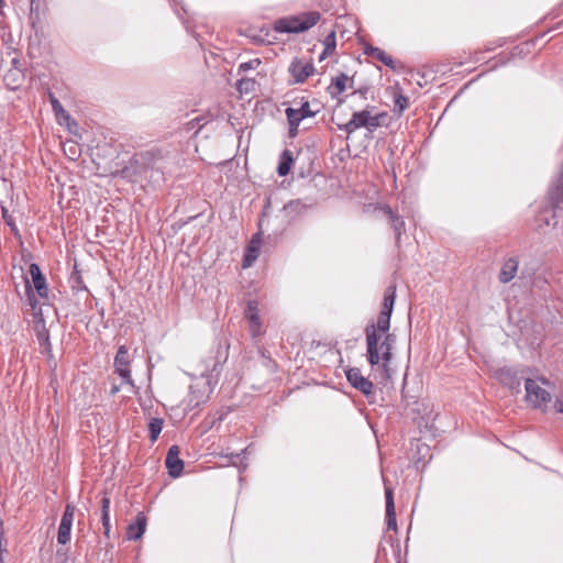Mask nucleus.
Masks as SVG:
<instances>
[{"instance_id":"1","label":"nucleus","mask_w":563,"mask_h":563,"mask_svg":"<svg viewBox=\"0 0 563 563\" xmlns=\"http://www.w3.org/2000/svg\"><path fill=\"white\" fill-rule=\"evenodd\" d=\"M396 299V285H390L385 289L384 300L376 323H369L365 327L366 336V358L372 369L376 372L375 379L380 383L390 378V363L393 360V350L396 344V335L389 332L390 317L394 310Z\"/></svg>"},{"instance_id":"2","label":"nucleus","mask_w":563,"mask_h":563,"mask_svg":"<svg viewBox=\"0 0 563 563\" xmlns=\"http://www.w3.org/2000/svg\"><path fill=\"white\" fill-rule=\"evenodd\" d=\"M319 20V12H305L300 15H291L276 20L274 22V30L279 33H301L316 25Z\"/></svg>"},{"instance_id":"3","label":"nucleus","mask_w":563,"mask_h":563,"mask_svg":"<svg viewBox=\"0 0 563 563\" xmlns=\"http://www.w3.org/2000/svg\"><path fill=\"white\" fill-rule=\"evenodd\" d=\"M380 117H383V114L372 115L368 110L354 112L351 120L343 125H339V129L346 132L349 135L361 128L373 132L380 125Z\"/></svg>"},{"instance_id":"4","label":"nucleus","mask_w":563,"mask_h":563,"mask_svg":"<svg viewBox=\"0 0 563 563\" xmlns=\"http://www.w3.org/2000/svg\"><path fill=\"white\" fill-rule=\"evenodd\" d=\"M526 399L533 408L547 407L551 401V395L548 390L539 386V384L528 378L525 383Z\"/></svg>"},{"instance_id":"5","label":"nucleus","mask_w":563,"mask_h":563,"mask_svg":"<svg viewBox=\"0 0 563 563\" xmlns=\"http://www.w3.org/2000/svg\"><path fill=\"white\" fill-rule=\"evenodd\" d=\"M161 159L159 152L145 151L135 154L131 161L132 167H134L135 174L145 173L147 169L156 167L157 161Z\"/></svg>"},{"instance_id":"6","label":"nucleus","mask_w":563,"mask_h":563,"mask_svg":"<svg viewBox=\"0 0 563 563\" xmlns=\"http://www.w3.org/2000/svg\"><path fill=\"white\" fill-rule=\"evenodd\" d=\"M114 367L115 372L125 384H133L130 371V355L125 345L119 346L114 357Z\"/></svg>"},{"instance_id":"7","label":"nucleus","mask_w":563,"mask_h":563,"mask_svg":"<svg viewBox=\"0 0 563 563\" xmlns=\"http://www.w3.org/2000/svg\"><path fill=\"white\" fill-rule=\"evenodd\" d=\"M75 516V506L67 504L57 532V542L66 544L70 541L71 527Z\"/></svg>"},{"instance_id":"8","label":"nucleus","mask_w":563,"mask_h":563,"mask_svg":"<svg viewBox=\"0 0 563 563\" xmlns=\"http://www.w3.org/2000/svg\"><path fill=\"white\" fill-rule=\"evenodd\" d=\"M347 382L357 390L363 393L366 397L373 395V383L364 377L361 369L357 367H351L345 372Z\"/></svg>"},{"instance_id":"9","label":"nucleus","mask_w":563,"mask_h":563,"mask_svg":"<svg viewBox=\"0 0 563 563\" xmlns=\"http://www.w3.org/2000/svg\"><path fill=\"white\" fill-rule=\"evenodd\" d=\"M290 75L296 84H301L307 80L314 73V66L311 62H303L300 58H295L288 68Z\"/></svg>"},{"instance_id":"10","label":"nucleus","mask_w":563,"mask_h":563,"mask_svg":"<svg viewBox=\"0 0 563 563\" xmlns=\"http://www.w3.org/2000/svg\"><path fill=\"white\" fill-rule=\"evenodd\" d=\"M179 448L177 445H172L168 449L165 459V465L168 470V474L174 478L180 476L184 470V461L179 457Z\"/></svg>"},{"instance_id":"11","label":"nucleus","mask_w":563,"mask_h":563,"mask_svg":"<svg viewBox=\"0 0 563 563\" xmlns=\"http://www.w3.org/2000/svg\"><path fill=\"white\" fill-rule=\"evenodd\" d=\"M30 275L32 278V283L34 285V288L40 297L46 298L48 294V288L46 284V279L44 275L41 272V268L37 264L32 263L30 265Z\"/></svg>"},{"instance_id":"12","label":"nucleus","mask_w":563,"mask_h":563,"mask_svg":"<svg viewBox=\"0 0 563 563\" xmlns=\"http://www.w3.org/2000/svg\"><path fill=\"white\" fill-rule=\"evenodd\" d=\"M385 501H386V523L388 530H397L396 510L394 503V492L391 487L385 485Z\"/></svg>"},{"instance_id":"13","label":"nucleus","mask_w":563,"mask_h":563,"mask_svg":"<svg viewBox=\"0 0 563 563\" xmlns=\"http://www.w3.org/2000/svg\"><path fill=\"white\" fill-rule=\"evenodd\" d=\"M518 267L519 260L517 257H509L505 260L498 275L499 282L501 284H508L511 282L517 275Z\"/></svg>"},{"instance_id":"14","label":"nucleus","mask_w":563,"mask_h":563,"mask_svg":"<svg viewBox=\"0 0 563 563\" xmlns=\"http://www.w3.org/2000/svg\"><path fill=\"white\" fill-rule=\"evenodd\" d=\"M382 210L385 217L387 218L388 223L393 228L396 235V242L398 243L405 230V221L402 220L401 217L394 212L389 206H385Z\"/></svg>"},{"instance_id":"15","label":"nucleus","mask_w":563,"mask_h":563,"mask_svg":"<svg viewBox=\"0 0 563 563\" xmlns=\"http://www.w3.org/2000/svg\"><path fill=\"white\" fill-rule=\"evenodd\" d=\"M260 249H261L260 234H255L252 238L249 246L246 247V251H245V254L243 257L242 266L244 268H247L253 265V263L256 261V258L260 255Z\"/></svg>"},{"instance_id":"16","label":"nucleus","mask_w":563,"mask_h":563,"mask_svg":"<svg viewBox=\"0 0 563 563\" xmlns=\"http://www.w3.org/2000/svg\"><path fill=\"white\" fill-rule=\"evenodd\" d=\"M147 519L146 517L140 512L136 516L135 523H131L128 527L126 534L129 540H137L140 539L146 529Z\"/></svg>"},{"instance_id":"17","label":"nucleus","mask_w":563,"mask_h":563,"mask_svg":"<svg viewBox=\"0 0 563 563\" xmlns=\"http://www.w3.org/2000/svg\"><path fill=\"white\" fill-rule=\"evenodd\" d=\"M364 53L379 62H382L384 65L395 68L394 59L390 55L385 53L383 49L374 46H367L364 51Z\"/></svg>"},{"instance_id":"18","label":"nucleus","mask_w":563,"mask_h":563,"mask_svg":"<svg viewBox=\"0 0 563 563\" xmlns=\"http://www.w3.org/2000/svg\"><path fill=\"white\" fill-rule=\"evenodd\" d=\"M292 162H294L292 153L289 150L283 151V153L280 155V161H279V164L277 167L278 175L286 176L291 168Z\"/></svg>"},{"instance_id":"19","label":"nucleus","mask_w":563,"mask_h":563,"mask_svg":"<svg viewBox=\"0 0 563 563\" xmlns=\"http://www.w3.org/2000/svg\"><path fill=\"white\" fill-rule=\"evenodd\" d=\"M110 498L107 496H103L101 499V521L103 526V532L107 537H109L110 532Z\"/></svg>"},{"instance_id":"20","label":"nucleus","mask_w":563,"mask_h":563,"mask_svg":"<svg viewBox=\"0 0 563 563\" xmlns=\"http://www.w3.org/2000/svg\"><path fill=\"white\" fill-rule=\"evenodd\" d=\"M285 112L289 124V136L295 137L298 134L300 121L295 117L294 108H287Z\"/></svg>"},{"instance_id":"21","label":"nucleus","mask_w":563,"mask_h":563,"mask_svg":"<svg viewBox=\"0 0 563 563\" xmlns=\"http://www.w3.org/2000/svg\"><path fill=\"white\" fill-rule=\"evenodd\" d=\"M25 294L27 297V302L31 306L33 310V314L36 317L41 314V308H37V300L35 298V295L33 292V289L31 287L30 280L25 278Z\"/></svg>"},{"instance_id":"22","label":"nucleus","mask_w":563,"mask_h":563,"mask_svg":"<svg viewBox=\"0 0 563 563\" xmlns=\"http://www.w3.org/2000/svg\"><path fill=\"white\" fill-rule=\"evenodd\" d=\"M164 421L161 418H152L148 424L150 439L155 442L162 432Z\"/></svg>"},{"instance_id":"23","label":"nucleus","mask_w":563,"mask_h":563,"mask_svg":"<svg viewBox=\"0 0 563 563\" xmlns=\"http://www.w3.org/2000/svg\"><path fill=\"white\" fill-rule=\"evenodd\" d=\"M294 112H296L295 117L299 121H302L306 118L314 117L317 113V111L311 110L310 103L308 101L302 102L298 109L294 108Z\"/></svg>"},{"instance_id":"24","label":"nucleus","mask_w":563,"mask_h":563,"mask_svg":"<svg viewBox=\"0 0 563 563\" xmlns=\"http://www.w3.org/2000/svg\"><path fill=\"white\" fill-rule=\"evenodd\" d=\"M249 328L253 338H256L261 334L262 323L258 313H254L250 316Z\"/></svg>"},{"instance_id":"25","label":"nucleus","mask_w":563,"mask_h":563,"mask_svg":"<svg viewBox=\"0 0 563 563\" xmlns=\"http://www.w3.org/2000/svg\"><path fill=\"white\" fill-rule=\"evenodd\" d=\"M335 49V32H331L324 40V51L320 55V60L325 56L331 55Z\"/></svg>"},{"instance_id":"26","label":"nucleus","mask_w":563,"mask_h":563,"mask_svg":"<svg viewBox=\"0 0 563 563\" xmlns=\"http://www.w3.org/2000/svg\"><path fill=\"white\" fill-rule=\"evenodd\" d=\"M48 98H49L53 111L57 118H60V117L68 118L69 117L67 111L62 106V103L58 101V99L52 92H49Z\"/></svg>"},{"instance_id":"27","label":"nucleus","mask_w":563,"mask_h":563,"mask_svg":"<svg viewBox=\"0 0 563 563\" xmlns=\"http://www.w3.org/2000/svg\"><path fill=\"white\" fill-rule=\"evenodd\" d=\"M349 80L347 75L344 73H340L335 78L332 79V85L335 88V93H342L346 88V82Z\"/></svg>"},{"instance_id":"28","label":"nucleus","mask_w":563,"mask_h":563,"mask_svg":"<svg viewBox=\"0 0 563 563\" xmlns=\"http://www.w3.org/2000/svg\"><path fill=\"white\" fill-rule=\"evenodd\" d=\"M1 214L7 225L10 227L11 231L16 235L19 230L15 225L13 217L9 213V210L5 207H1Z\"/></svg>"},{"instance_id":"29","label":"nucleus","mask_w":563,"mask_h":563,"mask_svg":"<svg viewBox=\"0 0 563 563\" xmlns=\"http://www.w3.org/2000/svg\"><path fill=\"white\" fill-rule=\"evenodd\" d=\"M395 110L402 113L409 106L408 98L402 95H396L394 99Z\"/></svg>"},{"instance_id":"30","label":"nucleus","mask_w":563,"mask_h":563,"mask_svg":"<svg viewBox=\"0 0 563 563\" xmlns=\"http://www.w3.org/2000/svg\"><path fill=\"white\" fill-rule=\"evenodd\" d=\"M261 63L262 62L260 58H254L249 62L242 63L239 66V73H246L247 70L256 69L261 65Z\"/></svg>"},{"instance_id":"31","label":"nucleus","mask_w":563,"mask_h":563,"mask_svg":"<svg viewBox=\"0 0 563 563\" xmlns=\"http://www.w3.org/2000/svg\"><path fill=\"white\" fill-rule=\"evenodd\" d=\"M254 313H258V312H257V302H256V301H254V300H250V301L247 302V308H246V311H245V317H246L247 319H250V316H251V314H254Z\"/></svg>"},{"instance_id":"32","label":"nucleus","mask_w":563,"mask_h":563,"mask_svg":"<svg viewBox=\"0 0 563 563\" xmlns=\"http://www.w3.org/2000/svg\"><path fill=\"white\" fill-rule=\"evenodd\" d=\"M37 339H38L41 345L49 346V336H48V332L46 330L38 332Z\"/></svg>"},{"instance_id":"33","label":"nucleus","mask_w":563,"mask_h":563,"mask_svg":"<svg viewBox=\"0 0 563 563\" xmlns=\"http://www.w3.org/2000/svg\"><path fill=\"white\" fill-rule=\"evenodd\" d=\"M554 406L559 412L563 413V400H556Z\"/></svg>"},{"instance_id":"34","label":"nucleus","mask_w":563,"mask_h":563,"mask_svg":"<svg viewBox=\"0 0 563 563\" xmlns=\"http://www.w3.org/2000/svg\"><path fill=\"white\" fill-rule=\"evenodd\" d=\"M299 206V202L298 201H290L289 203H287L285 206V209L288 210V209H294L295 207Z\"/></svg>"},{"instance_id":"35","label":"nucleus","mask_w":563,"mask_h":563,"mask_svg":"<svg viewBox=\"0 0 563 563\" xmlns=\"http://www.w3.org/2000/svg\"><path fill=\"white\" fill-rule=\"evenodd\" d=\"M3 539H0V554L3 556V553L7 551L5 545L3 544Z\"/></svg>"},{"instance_id":"36","label":"nucleus","mask_w":563,"mask_h":563,"mask_svg":"<svg viewBox=\"0 0 563 563\" xmlns=\"http://www.w3.org/2000/svg\"><path fill=\"white\" fill-rule=\"evenodd\" d=\"M0 539H3V522L0 519Z\"/></svg>"},{"instance_id":"37","label":"nucleus","mask_w":563,"mask_h":563,"mask_svg":"<svg viewBox=\"0 0 563 563\" xmlns=\"http://www.w3.org/2000/svg\"><path fill=\"white\" fill-rule=\"evenodd\" d=\"M119 391V387L117 385H113L111 388V394L114 395Z\"/></svg>"},{"instance_id":"38","label":"nucleus","mask_w":563,"mask_h":563,"mask_svg":"<svg viewBox=\"0 0 563 563\" xmlns=\"http://www.w3.org/2000/svg\"><path fill=\"white\" fill-rule=\"evenodd\" d=\"M0 563H5L4 558L0 554Z\"/></svg>"},{"instance_id":"39","label":"nucleus","mask_w":563,"mask_h":563,"mask_svg":"<svg viewBox=\"0 0 563 563\" xmlns=\"http://www.w3.org/2000/svg\"><path fill=\"white\" fill-rule=\"evenodd\" d=\"M505 374H506V375H509V374H510V372H509V371L503 372V374H501V375H505Z\"/></svg>"},{"instance_id":"40","label":"nucleus","mask_w":563,"mask_h":563,"mask_svg":"<svg viewBox=\"0 0 563 563\" xmlns=\"http://www.w3.org/2000/svg\"><path fill=\"white\" fill-rule=\"evenodd\" d=\"M70 154H76L75 148H71Z\"/></svg>"},{"instance_id":"41","label":"nucleus","mask_w":563,"mask_h":563,"mask_svg":"<svg viewBox=\"0 0 563 563\" xmlns=\"http://www.w3.org/2000/svg\"><path fill=\"white\" fill-rule=\"evenodd\" d=\"M70 154H76L75 148H71Z\"/></svg>"}]
</instances>
